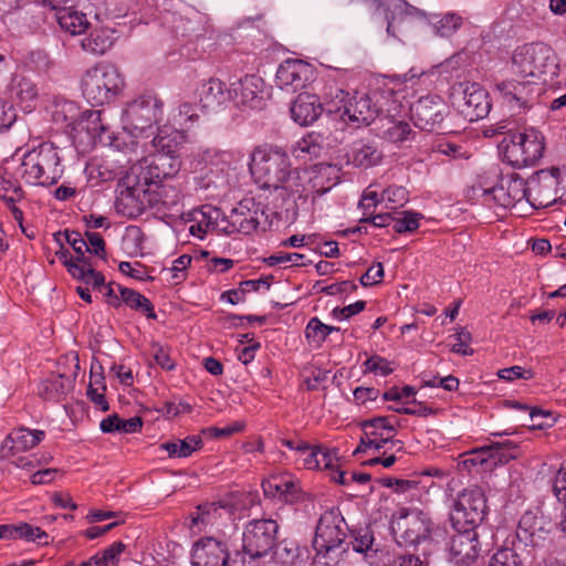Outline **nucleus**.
I'll return each instance as SVG.
<instances>
[{
  "label": "nucleus",
  "instance_id": "obj_1",
  "mask_svg": "<svg viewBox=\"0 0 566 566\" xmlns=\"http://www.w3.org/2000/svg\"><path fill=\"white\" fill-rule=\"evenodd\" d=\"M510 123L502 120L484 129L485 137L503 135L497 148L504 161L514 168H523L536 164L544 154L543 135L534 129L517 132L509 127Z\"/></svg>",
  "mask_w": 566,
  "mask_h": 566
},
{
  "label": "nucleus",
  "instance_id": "obj_2",
  "mask_svg": "<svg viewBox=\"0 0 566 566\" xmlns=\"http://www.w3.org/2000/svg\"><path fill=\"white\" fill-rule=\"evenodd\" d=\"M250 171L261 187L279 186L302 180L297 169L292 168L287 151L277 145L262 144L253 148Z\"/></svg>",
  "mask_w": 566,
  "mask_h": 566
},
{
  "label": "nucleus",
  "instance_id": "obj_3",
  "mask_svg": "<svg viewBox=\"0 0 566 566\" xmlns=\"http://www.w3.org/2000/svg\"><path fill=\"white\" fill-rule=\"evenodd\" d=\"M262 192L255 196L260 203L261 218L269 226L273 220L293 221L298 214V207L305 203L310 190L302 180L284 182L279 186L261 187Z\"/></svg>",
  "mask_w": 566,
  "mask_h": 566
},
{
  "label": "nucleus",
  "instance_id": "obj_4",
  "mask_svg": "<svg viewBox=\"0 0 566 566\" xmlns=\"http://www.w3.org/2000/svg\"><path fill=\"white\" fill-rule=\"evenodd\" d=\"M159 203L165 201H163L161 191H158V186L150 185L133 167L118 179L115 200L118 213L137 218Z\"/></svg>",
  "mask_w": 566,
  "mask_h": 566
},
{
  "label": "nucleus",
  "instance_id": "obj_5",
  "mask_svg": "<svg viewBox=\"0 0 566 566\" xmlns=\"http://www.w3.org/2000/svg\"><path fill=\"white\" fill-rule=\"evenodd\" d=\"M347 524L335 510L325 511L317 523L313 547L316 551V562L324 566H337L346 553Z\"/></svg>",
  "mask_w": 566,
  "mask_h": 566
},
{
  "label": "nucleus",
  "instance_id": "obj_6",
  "mask_svg": "<svg viewBox=\"0 0 566 566\" xmlns=\"http://www.w3.org/2000/svg\"><path fill=\"white\" fill-rule=\"evenodd\" d=\"M19 174L28 185L49 187L56 184L63 175L57 148L53 144L43 143L27 151Z\"/></svg>",
  "mask_w": 566,
  "mask_h": 566
},
{
  "label": "nucleus",
  "instance_id": "obj_7",
  "mask_svg": "<svg viewBox=\"0 0 566 566\" xmlns=\"http://www.w3.org/2000/svg\"><path fill=\"white\" fill-rule=\"evenodd\" d=\"M193 172L191 191L200 200L219 201L231 190L227 163L207 154Z\"/></svg>",
  "mask_w": 566,
  "mask_h": 566
},
{
  "label": "nucleus",
  "instance_id": "obj_8",
  "mask_svg": "<svg viewBox=\"0 0 566 566\" xmlns=\"http://www.w3.org/2000/svg\"><path fill=\"white\" fill-rule=\"evenodd\" d=\"M125 82L116 66L97 63L88 69L82 77L81 86L84 97L92 105H104L122 92Z\"/></svg>",
  "mask_w": 566,
  "mask_h": 566
},
{
  "label": "nucleus",
  "instance_id": "obj_9",
  "mask_svg": "<svg viewBox=\"0 0 566 566\" xmlns=\"http://www.w3.org/2000/svg\"><path fill=\"white\" fill-rule=\"evenodd\" d=\"M556 66L553 50L543 42L517 46L511 57V71L518 78L539 80Z\"/></svg>",
  "mask_w": 566,
  "mask_h": 566
},
{
  "label": "nucleus",
  "instance_id": "obj_10",
  "mask_svg": "<svg viewBox=\"0 0 566 566\" xmlns=\"http://www.w3.org/2000/svg\"><path fill=\"white\" fill-rule=\"evenodd\" d=\"M486 513L488 504L483 490L479 486L468 488L458 494L450 521L454 530H476Z\"/></svg>",
  "mask_w": 566,
  "mask_h": 566
},
{
  "label": "nucleus",
  "instance_id": "obj_11",
  "mask_svg": "<svg viewBox=\"0 0 566 566\" xmlns=\"http://www.w3.org/2000/svg\"><path fill=\"white\" fill-rule=\"evenodd\" d=\"M54 255L74 279L94 289L104 285V274L95 270L93 256L106 260L107 250H56Z\"/></svg>",
  "mask_w": 566,
  "mask_h": 566
},
{
  "label": "nucleus",
  "instance_id": "obj_12",
  "mask_svg": "<svg viewBox=\"0 0 566 566\" xmlns=\"http://www.w3.org/2000/svg\"><path fill=\"white\" fill-rule=\"evenodd\" d=\"M279 524L272 518L250 521L243 531L242 548L262 558L274 553L277 546Z\"/></svg>",
  "mask_w": 566,
  "mask_h": 566
},
{
  "label": "nucleus",
  "instance_id": "obj_13",
  "mask_svg": "<svg viewBox=\"0 0 566 566\" xmlns=\"http://www.w3.org/2000/svg\"><path fill=\"white\" fill-rule=\"evenodd\" d=\"M415 126L426 132L444 130V119L450 115L448 104L438 95L422 96L409 107Z\"/></svg>",
  "mask_w": 566,
  "mask_h": 566
},
{
  "label": "nucleus",
  "instance_id": "obj_14",
  "mask_svg": "<svg viewBox=\"0 0 566 566\" xmlns=\"http://www.w3.org/2000/svg\"><path fill=\"white\" fill-rule=\"evenodd\" d=\"M432 521L420 510L401 509L392 523V532L407 545H416L430 537Z\"/></svg>",
  "mask_w": 566,
  "mask_h": 566
},
{
  "label": "nucleus",
  "instance_id": "obj_15",
  "mask_svg": "<svg viewBox=\"0 0 566 566\" xmlns=\"http://www.w3.org/2000/svg\"><path fill=\"white\" fill-rule=\"evenodd\" d=\"M262 210L255 197H245L239 201L230 214L227 216L229 227L227 234L242 233L251 234L259 229L265 231L269 226L268 221L261 218Z\"/></svg>",
  "mask_w": 566,
  "mask_h": 566
},
{
  "label": "nucleus",
  "instance_id": "obj_16",
  "mask_svg": "<svg viewBox=\"0 0 566 566\" xmlns=\"http://www.w3.org/2000/svg\"><path fill=\"white\" fill-rule=\"evenodd\" d=\"M559 168L541 169L528 179V203L536 208H546L558 201Z\"/></svg>",
  "mask_w": 566,
  "mask_h": 566
},
{
  "label": "nucleus",
  "instance_id": "obj_17",
  "mask_svg": "<svg viewBox=\"0 0 566 566\" xmlns=\"http://www.w3.org/2000/svg\"><path fill=\"white\" fill-rule=\"evenodd\" d=\"M153 186H158V191L164 188L163 182L174 178L181 168L180 156H168L165 154H154L144 158L137 165L133 166Z\"/></svg>",
  "mask_w": 566,
  "mask_h": 566
},
{
  "label": "nucleus",
  "instance_id": "obj_18",
  "mask_svg": "<svg viewBox=\"0 0 566 566\" xmlns=\"http://www.w3.org/2000/svg\"><path fill=\"white\" fill-rule=\"evenodd\" d=\"M188 221L189 233L201 240L209 233L227 234V228L229 227L227 216L221 209L209 203L192 209Z\"/></svg>",
  "mask_w": 566,
  "mask_h": 566
},
{
  "label": "nucleus",
  "instance_id": "obj_19",
  "mask_svg": "<svg viewBox=\"0 0 566 566\" xmlns=\"http://www.w3.org/2000/svg\"><path fill=\"white\" fill-rule=\"evenodd\" d=\"M552 524L534 512H525L518 521L516 530V546L544 548L552 543Z\"/></svg>",
  "mask_w": 566,
  "mask_h": 566
},
{
  "label": "nucleus",
  "instance_id": "obj_20",
  "mask_svg": "<svg viewBox=\"0 0 566 566\" xmlns=\"http://www.w3.org/2000/svg\"><path fill=\"white\" fill-rule=\"evenodd\" d=\"M124 114L135 129L143 132L159 122L163 102L156 95H140L127 104Z\"/></svg>",
  "mask_w": 566,
  "mask_h": 566
},
{
  "label": "nucleus",
  "instance_id": "obj_21",
  "mask_svg": "<svg viewBox=\"0 0 566 566\" xmlns=\"http://www.w3.org/2000/svg\"><path fill=\"white\" fill-rule=\"evenodd\" d=\"M231 99L241 107L261 109L265 106V83L259 75H245L231 84Z\"/></svg>",
  "mask_w": 566,
  "mask_h": 566
},
{
  "label": "nucleus",
  "instance_id": "obj_22",
  "mask_svg": "<svg viewBox=\"0 0 566 566\" xmlns=\"http://www.w3.org/2000/svg\"><path fill=\"white\" fill-rule=\"evenodd\" d=\"M228 557V543L216 537L206 536L199 538L192 545V566H224Z\"/></svg>",
  "mask_w": 566,
  "mask_h": 566
},
{
  "label": "nucleus",
  "instance_id": "obj_23",
  "mask_svg": "<svg viewBox=\"0 0 566 566\" xmlns=\"http://www.w3.org/2000/svg\"><path fill=\"white\" fill-rule=\"evenodd\" d=\"M455 532L450 539V559L458 566H469L480 553L478 533L472 528L455 530Z\"/></svg>",
  "mask_w": 566,
  "mask_h": 566
},
{
  "label": "nucleus",
  "instance_id": "obj_24",
  "mask_svg": "<svg viewBox=\"0 0 566 566\" xmlns=\"http://www.w3.org/2000/svg\"><path fill=\"white\" fill-rule=\"evenodd\" d=\"M537 82L530 78L503 80L495 84V91L511 107L526 108L535 93Z\"/></svg>",
  "mask_w": 566,
  "mask_h": 566
},
{
  "label": "nucleus",
  "instance_id": "obj_25",
  "mask_svg": "<svg viewBox=\"0 0 566 566\" xmlns=\"http://www.w3.org/2000/svg\"><path fill=\"white\" fill-rule=\"evenodd\" d=\"M492 104L490 95L478 83H471L463 90L462 103L459 104L461 114L469 122H476L489 115Z\"/></svg>",
  "mask_w": 566,
  "mask_h": 566
},
{
  "label": "nucleus",
  "instance_id": "obj_26",
  "mask_svg": "<svg viewBox=\"0 0 566 566\" xmlns=\"http://www.w3.org/2000/svg\"><path fill=\"white\" fill-rule=\"evenodd\" d=\"M528 181L523 178H512L506 186L501 185L484 191V201H493L495 206L510 208L525 199L528 202Z\"/></svg>",
  "mask_w": 566,
  "mask_h": 566
},
{
  "label": "nucleus",
  "instance_id": "obj_27",
  "mask_svg": "<svg viewBox=\"0 0 566 566\" xmlns=\"http://www.w3.org/2000/svg\"><path fill=\"white\" fill-rule=\"evenodd\" d=\"M311 65L302 60H286L276 71V84L282 88L296 92L305 87L311 80Z\"/></svg>",
  "mask_w": 566,
  "mask_h": 566
},
{
  "label": "nucleus",
  "instance_id": "obj_28",
  "mask_svg": "<svg viewBox=\"0 0 566 566\" xmlns=\"http://www.w3.org/2000/svg\"><path fill=\"white\" fill-rule=\"evenodd\" d=\"M346 157L354 167L367 169L379 165L384 154L376 139L360 138L350 144Z\"/></svg>",
  "mask_w": 566,
  "mask_h": 566
},
{
  "label": "nucleus",
  "instance_id": "obj_29",
  "mask_svg": "<svg viewBox=\"0 0 566 566\" xmlns=\"http://www.w3.org/2000/svg\"><path fill=\"white\" fill-rule=\"evenodd\" d=\"M44 437L43 430H31L25 427L13 429L0 447V458L9 459L18 452H25L38 446Z\"/></svg>",
  "mask_w": 566,
  "mask_h": 566
},
{
  "label": "nucleus",
  "instance_id": "obj_30",
  "mask_svg": "<svg viewBox=\"0 0 566 566\" xmlns=\"http://www.w3.org/2000/svg\"><path fill=\"white\" fill-rule=\"evenodd\" d=\"M198 103L205 112H216L231 99L230 88L216 77L203 81L197 88Z\"/></svg>",
  "mask_w": 566,
  "mask_h": 566
},
{
  "label": "nucleus",
  "instance_id": "obj_31",
  "mask_svg": "<svg viewBox=\"0 0 566 566\" xmlns=\"http://www.w3.org/2000/svg\"><path fill=\"white\" fill-rule=\"evenodd\" d=\"M343 107L344 113L347 115V120L358 125H369L378 117L373 96L369 92L356 91L353 95H349L348 101Z\"/></svg>",
  "mask_w": 566,
  "mask_h": 566
},
{
  "label": "nucleus",
  "instance_id": "obj_32",
  "mask_svg": "<svg viewBox=\"0 0 566 566\" xmlns=\"http://www.w3.org/2000/svg\"><path fill=\"white\" fill-rule=\"evenodd\" d=\"M323 105L315 94L301 93L291 106L293 120L301 126L312 125L322 115Z\"/></svg>",
  "mask_w": 566,
  "mask_h": 566
},
{
  "label": "nucleus",
  "instance_id": "obj_33",
  "mask_svg": "<svg viewBox=\"0 0 566 566\" xmlns=\"http://www.w3.org/2000/svg\"><path fill=\"white\" fill-rule=\"evenodd\" d=\"M398 85L400 84L392 81L384 82L369 91L378 116L382 113L389 115L401 106L399 102L400 93L396 90Z\"/></svg>",
  "mask_w": 566,
  "mask_h": 566
},
{
  "label": "nucleus",
  "instance_id": "obj_34",
  "mask_svg": "<svg viewBox=\"0 0 566 566\" xmlns=\"http://www.w3.org/2000/svg\"><path fill=\"white\" fill-rule=\"evenodd\" d=\"M223 512L229 516L233 513V506L228 502L219 501L212 503L200 504L196 507V512L191 515L193 526L214 525L222 517Z\"/></svg>",
  "mask_w": 566,
  "mask_h": 566
},
{
  "label": "nucleus",
  "instance_id": "obj_35",
  "mask_svg": "<svg viewBox=\"0 0 566 566\" xmlns=\"http://www.w3.org/2000/svg\"><path fill=\"white\" fill-rule=\"evenodd\" d=\"M80 125L94 140L104 143L105 140L111 139L109 135L104 138V135L109 133V125L106 123L104 118V111L102 109L84 112L82 114Z\"/></svg>",
  "mask_w": 566,
  "mask_h": 566
},
{
  "label": "nucleus",
  "instance_id": "obj_36",
  "mask_svg": "<svg viewBox=\"0 0 566 566\" xmlns=\"http://www.w3.org/2000/svg\"><path fill=\"white\" fill-rule=\"evenodd\" d=\"M55 11L59 25L72 35L82 34L88 29L90 22L85 13L65 6Z\"/></svg>",
  "mask_w": 566,
  "mask_h": 566
},
{
  "label": "nucleus",
  "instance_id": "obj_37",
  "mask_svg": "<svg viewBox=\"0 0 566 566\" xmlns=\"http://www.w3.org/2000/svg\"><path fill=\"white\" fill-rule=\"evenodd\" d=\"M184 134L177 129L163 128L153 139L156 154H165L168 156H180L179 149L184 142Z\"/></svg>",
  "mask_w": 566,
  "mask_h": 566
},
{
  "label": "nucleus",
  "instance_id": "obj_38",
  "mask_svg": "<svg viewBox=\"0 0 566 566\" xmlns=\"http://www.w3.org/2000/svg\"><path fill=\"white\" fill-rule=\"evenodd\" d=\"M117 289L120 294L122 304H125L134 311L140 312L148 319H157L154 305L145 295L122 285H117Z\"/></svg>",
  "mask_w": 566,
  "mask_h": 566
},
{
  "label": "nucleus",
  "instance_id": "obj_39",
  "mask_svg": "<svg viewBox=\"0 0 566 566\" xmlns=\"http://www.w3.org/2000/svg\"><path fill=\"white\" fill-rule=\"evenodd\" d=\"M481 454H488L493 468L497 464H505L511 460L516 459L518 457V446L511 440L493 442L490 446L481 448Z\"/></svg>",
  "mask_w": 566,
  "mask_h": 566
},
{
  "label": "nucleus",
  "instance_id": "obj_40",
  "mask_svg": "<svg viewBox=\"0 0 566 566\" xmlns=\"http://www.w3.org/2000/svg\"><path fill=\"white\" fill-rule=\"evenodd\" d=\"M73 381V378L64 374L53 375L41 384L40 395L48 400H60L72 389Z\"/></svg>",
  "mask_w": 566,
  "mask_h": 566
},
{
  "label": "nucleus",
  "instance_id": "obj_41",
  "mask_svg": "<svg viewBox=\"0 0 566 566\" xmlns=\"http://www.w3.org/2000/svg\"><path fill=\"white\" fill-rule=\"evenodd\" d=\"M86 171L88 172V180H95L92 186H97L117 179L122 175V167L109 160H102L90 164Z\"/></svg>",
  "mask_w": 566,
  "mask_h": 566
},
{
  "label": "nucleus",
  "instance_id": "obj_42",
  "mask_svg": "<svg viewBox=\"0 0 566 566\" xmlns=\"http://www.w3.org/2000/svg\"><path fill=\"white\" fill-rule=\"evenodd\" d=\"M113 45V39L105 30H93L88 36L82 40V48L93 54L102 55Z\"/></svg>",
  "mask_w": 566,
  "mask_h": 566
},
{
  "label": "nucleus",
  "instance_id": "obj_43",
  "mask_svg": "<svg viewBox=\"0 0 566 566\" xmlns=\"http://www.w3.org/2000/svg\"><path fill=\"white\" fill-rule=\"evenodd\" d=\"M286 483L292 485V475L289 473L273 474L262 482L264 495L268 497H276L283 502Z\"/></svg>",
  "mask_w": 566,
  "mask_h": 566
},
{
  "label": "nucleus",
  "instance_id": "obj_44",
  "mask_svg": "<svg viewBox=\"0 0 566 566\" xmlns=\"http://www.w3.org/2000/svg\"><path fill=\"white\" fill-rule=\"evenodd\" d=\"M422 219V213L411 210L395 212L392 230L397 233L412 232L419 228V222Z\"/></svg>",
  "mask_w": 566,
  "mask_h": 566
},
{
  "label": "nucleus",
  "instance_id": "obj_45",
  "mask_svg": "<svg viewBox=\"0 0 566 566\" xmlns=\"http://www.w3.org/2000/svg\"><path fill=\"white\" fill-rule=\"evenodd\" d=\"M352 542L353 548L357 553H364L367 558H371L376 553L377 548H374V535L368 528H359L355 531Z\"/></svg>",
  "mask_w": 566,
  "mask_h": 566
},
{
  "label": "nucleus",
  "instance_id": "obj_46",
  "mask_svg": "<svg viewBox=\"0 0 566 566\" xmlns=\"http://www.w3.org/2000/svg\"><path fill=\"white\" fill-rule=\"evenodd\" d=\"M518 546L503 547L499 549L491 558L489 566H524V559L517 553Z\"/></svg>",
  "mask_w": 566,
  "mask_h": 566
},
{
  "label": "nucleus",
  "instance_id": "obj_47",
  "mask_svg": "<svg viewBox=\"0 0 566 566\" xmlns=\"http://www.w3.org/2000/svg\"><path fill=\"white\" fill-rule=\"evenodd\" d=\"M384 136L391 143L401 144L403 142L413 139L416 133L411 129L407 122L392 120L391 125L386 130H384Z\"/></svg>",
  "mask_w": 566,
  "mask_h": 566
},
{
  "label": "nucleus",
  "instance_id": "obj_48",
  "mask_svg": "<svg viewBox=\"0 0 566 566\" xmlns=\"http://www.w3.org/2000/svg\"><path fill=\"white\" fill-rule=\"evenodd\" d=\"M380 198L390 209H397L409 201V191L403 186L392 185L382 190Z\"/></svg>",
  "mask_w": 566,
  "mask_h": 566
},
{
  "label": "nucleus",
  "instance_id": "obj_49",
  "mask_svg": "<svg viewBox=\"0 0 566 566\" xmlns=\"http://www.w3.org/2000/svg\"><path fill=\"white\" fill-rule=\"evenodd\" d=\"M379 202H381V198L377 191L370 190L369 188L364 191L358 203V207L361 210L360 222L369 221V219L376 213Z\"/></svg>",
  "mask_w": 566,
  "mask_h": 566
},
{
  "label": "nucleus",
  "instance_id": "obj_50",
  "mask_svg": "<svg viewBox=\"0 0 566 566\" xmlns=\"http://www.w3.org/2000/svg\"><path fill=\"white\" fill-rule=\"evenodd\" d=\"M431 151L444 155L451 159H458L464 156L462 145L452 143L446 138L434 139L431 144Z\"/></svg>",
  "mask_w": 566,
  "mask_h": 566
},
{
  "label": "nucleus",
  "instance_id": "obj_51",
  "mask_svg": "<svg viewBox=\"0 0 566 566\" xmlns=\"http://www.w3.org/2000/svg\"><path fill=\"white\" fill-rule=\"evenodd\" d=\"M18 538H22L28 542H38L41 545L49 544V535L42 528L28 523H21L18 525Z\"/></svg>",
  "mask_w": 566,
  "mask_h": 566
},
{
  "label": "nucleus",
  "instance_id": "obj_52",
  "mask_svg": "<svg viewBox=\"0 0 566 566\" xmlns=\"http://www.w3.org/2000/svg\"><path fill=\"white\" fill-rule=\"evenodd\" d=\"M462 24V18L455 13L443 15L434 24L436 33L440 36L452 35Z\"/></svg>",
  "mask_w": 566,
  "mask_h": 566
},
{
  "label": "nucleus",
  "instance_id": "obj_53",
  "mask_svg": "<svg viewBox=\"0 0 566 566\" xmlns=\"http://www.w3.org/2000/svg\"><path fill=\"white\" fill-rule=\"evenodd\" d=\"M13 91L20 102H31L38 97L36 85L24 76L17 81Z\"/></svg>",
  "mask_w": 566,
  "mask_h": 566
},
{
  "label": "nucleus",
  "instance_id": "obj_54",
  "mask_svg": "<svg viewBox=\"0 0 566 566\" xmlns=\"http://www.w3.org/2000/svg\"><path fill=\"white\" fill-rule=\"evenodd\" d=\"M305 337L310 343L321 347L326 339L324 323L317 317H312L305 327Z\"/></svg>",
  "mask_w": 566,
  "mask_h": 566
},
{
  "label": "nucleus",
  "instance_id": "obj_55",
  "mask_svg": "<svg viewBox=\"0 0 566 566\" xmlns=\"http://www.w3.org/2000/svg\"><path fill=\"white\" fill-rule=\"evenodd\" d=\"M361 428L366 431L376 430L378 432L386 431V434H396V424L390 422V418L386 416H379L371 419H367L361 422Z\"/></svg>",
  "mask_w": 566,
  "mask_h": 566
},
{
  "label": "nucleus",
  "instance_id": "obj_56",
  "mask_svg": "<svg viewBox=\"0 0 566 566\" xmlns=\"http://www.w3.org/2000/svg\"><path fill=\"white\" fill-rule=\"evenodd\" d=\"M125 548L126 545L123 542H115L104 551L97 553L102 566H117L119 556Z\"/></svg>",
  "mask_w": 566,
  "mask_h": 566
},
{
  "label": "nucleus",
  "instance_id": "obj_57",
  "mask_svg": "<svg viewBox=\"0 0 566 566\" xmlns=\"http://www.w3.org/2000/svg\"><path fill=\"white\" fill-rule=\"evenodd\" d=\"M319 138L321 136L317 134H307L298 142V150L303 154H308L311 158L319 157L323 149Z\"/></svg>",
  "mask_w": 566,
  "mask_h": 566
},
{
  "label": "nucleus",
  "instance_id": "obj_58",
  "mask_svg": "<svg viewBox=\"0 0 566 566\" xmlns=\"http://www.w3.org/2000/svg\"><path fill=\"white\" fill-rule=\"evenodd\" d=\"M177 448L179 458H187L192 452L202 448V439L200 436H188L184 440L177 439Z\"/></svg>",
  "mask_w": 566,
  "mask_h": 566
},
{
  "label": "nucleus",
  "instance_id": "obj_59",
  "mask_svg": "<svg viewBox=\"0 0 566 566\" xmlns=\"http://www.w3.org/2000/svg\"><path fill=\"white\" fill-rule=\"evenodd\" d=\"M259 557L253 554H248L243 548L242 551H235L233 555L229 553L227 558V565L224 566H260Z\"/></svg>",
  "mask_w": 566,
  "mask_h": 566
},
{
  "label": "nucleus",
  "instance_id": "obj_60",
  "mask_svg": "<svg viewBox=\"0 0 566 566\" xmlns=\"http://www.w3.org/2000/svg\"><path fill=\"white\" fill-rule=\"evenodd\" d=\"M366 371L380 374L381 376H388L394 371L390 363L378 355H374L365 361Z\"/></svg>",
  "mask_w": 566,
  "mask_h": 566
},
{
  "label": "nucleus",
  "instance_id": "obj_61",
  "mask_svg": "<svg viewBox=\"0 0 566 566\" xmlns=\"http://www.w3.org/2000/svg\"><path fill=\"white\" fill-rule=\"evenodd\" d=\"M349 98V93L343 90H336L335 96L326 103V109L328 113H336L343 120L347 119V115L344 113V107Z\"/></svg>",
  "mask_w": 566,
  "mask_h": 566
},
{
  "label": "nucleus",
  "instance_id": "obj_62",
  "mask_svg": "<svg viewBox=\"0 0 566 566\" xmlns=\"http://www.w3.org/2000/svg\"><path fill=\"white\" fill-rule=\"evenodd\" d=\"M457 343L453 344L451 350L453 353L468 356L473 354V349L469 347L470 342L472 340V335L469 331L465 328H461L455 335H454Z\"/></svg>",
  "mask_w": 566,
  "mask_h": 566
},
{
  "label": "nucleus",
  "instance_id": "obj_63",
  "mask_svg": "<svg viewBox=\"0 0 566 566\" xmlns=\"http://www.w3.org/2000/svg\"><path fill=\"white\" fill-rule=\"evenodd\" d=\"M497 376L501 379L512 381L515 379H532L534 377V373L531 369H524L521 366H512L500 369L497 371Z\"/></svg>",
  "mask_w": 566,
  "mask_h": 566
},
{
  "label": "nucleus",
  "instance_id": "obj_64",
  "mask_svg": "<svg viewBox=\"0 0 566 566\" xmlns=\"http://www.w3.org/2000/svg\"><path fill=\"white\" fill-rule=\"evenodd\" d=\"M553 492L558 501L566 500V464H563L558 470L553 482Z\"/></svg>",
  "mask_w": 566,
  "mask_h": 566
}]
</instances>
